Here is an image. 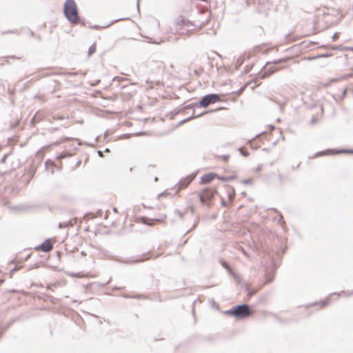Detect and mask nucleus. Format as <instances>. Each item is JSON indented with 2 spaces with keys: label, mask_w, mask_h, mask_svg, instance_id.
Returning <instances> with one entry per match:
<instances>
[{
  "label": "nucleus",
  "mask_w": 353,
  "mask_h": 353,
  "mask_svg": "<svg viewBox=\"0 0 353 353\" xmlns=\"http://www.w3.org/2000/svg\"><path fill=\"white\" fill-rule=\"evenodd\" d=\"M64 16L67 20L73 24H77L80 18L78 8L74 0H66L63 6Z\"/></svg>",
  "instance_id": "1"
},
{
  "label": "nucleus",
  "mask_w": 353,
  "mask_h": 353,
  "mask_svg": "<svg viewBox=\"0 0 353 353\" xmlns=\"http://www.w3.org/2000/svg\"><path fill=\"white\" fill-rule=\"evenodd\" d=\"M221 100V97L219 94L211 93L203 96L199 101V103L195 106L207 108L210 104L218 102Z\"/></svg>",
  "instance_id": "2"
},
{
  "label": "nucleus",
  "mask_w": 353,
  "mask_h": 353,
  "mask_svg": "<svg viewBox=\"0 0 353 353\" xmlns=\"http://www.w3.org/2000/svg\"><path fill=\"white\" fill-rule=\"evenodd\" d=\"M235 318L243 319L252 314V310L249 305L240 304L235 305Z\"/></svg>",
  "instance_id": "3"
},
{
  "label": "nucleus",
  "mask_w": 353,
  "mask_h": 353,
  "mask_svg": "<svg viewBox=\"0 0 353 353\" xmlns=\"http://www.w3.org/2000/svg\"><path fill=\"white\" fill-rule=\"evenodd\" d=\"M216 192L217 190L216 189L205 188L198 194V196L201 203L204 204L207 201L211 200Z\"/></svg>",
  "instance_id": "4"
},
{
  "label": "nucleus",
  "mask_w": 353,
  "mask_h": 353,
  "mask_svg": "<svg viewBox=\"0 0 353 353\" xmlns=\"http://www.w3.org/2000/svg\"><path fill=\"white\" fill-rule=\"evenodd\" d=\"M283 62H285V59H280L276 61H274L272 63H267V65H270V66L267 69H265V70L264 71V72L263 74H261V77L265 78V77L273 74L276 71L279 70L280 68L277 65L279 63H283Z\"/></svg>",
  "instance_id": "5"
},
{
  "label": "nucleus",
  "mask_w": 353,
  "mask_h": 353,
  "mask_svg": "<svg viewBox=\"0 0 353 353\" xmlns=\"http://www.w3.org/2000/svg\"><path fill=\"white\" fill-rule=\"evenodd\" d=\"M53 243L50 239H46L43 243L35 248L36 250H41L44 252H48L52 250Z\"/></svg>",
  "instance_id": "6"
},
{
  "label": "nucleus",
  "mask_w": 353,
  "mask_h": 353,
  "mask_svg": "<svg viewBox=\"0 0 353 353\" xmlns=\"http://www.w3.org/2000/svg\"><path fill=\"white\" fill-rule=\"evenodd\" d=\"M344 152L353 153V150H338L334 151V152H330V150H323V151L316 153L314 157H321L323 155L330 154H341V153H344Z\"/></svg>",
  "instance_id": "7"
},
{
  "label": "nucleus",
  "mask_w": 353,
  "mask_h": 353,
  "mask_svg": "<svg viewBox=\"0 0 353 353\" xmlns=\"http://www.w3.org/2000/svg\"><path fill=\"white\" fill-rule=\"evenodd\" d=\"M217 176V174L214 172H209L203 175L201 178V183L206 184L212 181Z\"/></svg>",
  "instance_id": "8"
},
{
  "label": "nucleus",
  "mask_w": 353,
  "mask_h": 353,
  "mask_svg": "<svg viewBox=\"0 0 353 353\" xmlns=\"http://www.w3.org/2000/svg\"><path fill=\"white\" fill-rule=\"evenodd\" d=\"M195 177V174H192L190 175H188L186 178L182 179L179 181V189L184 188L187 187L190 182L194 179Z\"/></svg>",
  "instance_id": "9"
},
{
  "label": "nucleus",
  "mask_w": 353,
  "mask_h": 353,
  "mask_svg": "<svg viewBox=\"0 0 353 353\" xmlns=\"http://www.w3.org/2000/svg\"><path fill=\"white\" fill-rule=\"evenodd\" d=\"M76 223H77V219H72L69 221L60 222L59 223L58 226L59 228H68V227H72Z\"/></svg>",
  "instance_id": "10"
},
{
  "label": "nucleus",
  "mask_w": 353,
  "mask_h": 353,
  "mask_svg": "<svg viewBox=\"0 0 353 353\" xmlns=\"http://www.w3.org/2000/svg\"><path fill=\"white\" fill-rule=\"evenodd\" d=\"M161 221V219H155V220H153V219H149V218H147V217H143V223L145 225H152V221Z\"/></svg>",
  "instance_id": "11"
},
{
  "label": "nucleus",
  "mask_w": 353,
  "mask_h": 353,
  "mask_svg": "<svg viewBox=\"0 0 353 353\" xmlns=\"http://www.w3.org/2000/svg\"><path fill=\"white\" fill-rule=\"evenodd\" d=\"M205 114V112H202V113L199 114H198V115H196V116H191V117H188V118H187V119H183V121H181V123H186V122H188V121H190V120H191V119H192L200 117H201V116L204 115Z\"/></svg>",
  "instance_id": "12"
},
{
  "label": "nucleus",
  "mask_w": 353,
  "mask_h": 353,
  "mask_svg": "<svg viewBox=\"0 0 353 353\" xmlns=\"http://www.w3.org/2000/svg\"><path fill=\"white\" fill-rule=\"evenodd\" d=\"M234 310H235V306H233L230 310L224 311L223 313L225 314H227V315H229V316H232L235 317V312H234Z\"/></svg>",
  "instance_id": "13"
},
{
  "label": "nucleus",
  "mask_w": 353,
  "mask_h": 353,
  "mask_svg": "<svg viewBox=\"0 0 353 353\" xmlns=\"http://www.w3.org/2000/svg\"><path fill=\"white\" fill-rule=\"evenodd\" d=\"M96 45L95 43H93L88 49V56L90 57L92 54H94L96 51Z\"/></svg>",
  "instance_id": "14"
},
{
  "label": "nucleus",
  "mask_w": 353,
  "mask_h": 353,
  "mask_svg": "<svg viewBox=\"0 0 353 353\" xmlns=\"http://www.w3.org/2000/svg\"><path fill=\"white\" fill-rule=\"evenodd\" d=\"M176 23L178 26H184L185 23V19L183 17L179 16Z\"/></svg>",
  "instance_id": "15"
},
{
  "label": "nucleus",
  "mask_w": 353,
  "mask_h": 353,
  "mask_svg": "<svg viewBox=\"0 0 353 353\" xmlns=\"http://www.w3.org/2000/svg\"><path fill=\"white\" fill-rule=\"evenodd\" d=\"M149 258H150V256L146 257L145 255L144 256H138L137 259L133 261L132 263L142 262V261H144L148 259Z\"/></svg>",
  "instance_id": "16"
},
{
  "label": "nucleus",
  "mask_w": 353,
  "mask_h": 353,
  "mask_svg": "<svg viewBox=\"0 0 353 353\" xmlns=\"http://www.w3.org/2000/svg\"><path fill=\"white\" fill-rule=\"evenodd\" d=\"M330 296L331 295L327 296L324 301H321V304L322 306L325 307L329 303L330 300Z\"/></svg>",
  "instance_id": "17"
},
{
  "label": "nucleus",
  "mask_w": 353,
  "mask_h": 353,
  "mask_svg": "<svg viewBox=\"0 0 353 353\" xmlns=\"http://www.w3.org/2000/svg\"><path fill=\"white\" fill-rule=\"evenodd\" d=\"M174 214L180 217L181 219H183L184 214L180 210H174Z\"/></svg>",
  "instance_id": "18"
},
{
  "label": "nucleus",
  "mask_w": 353,
  "mask_h": 353,
  "mask_svg": "<svg viewBox=\"0 0 353 353\" xmlns=\"http://www.w3.org/2000/svg\"><path fill=\"white\" fill-rule=\"evenodd\" d=\"M239 151L241 152V154L244 156V157H247L248 156L249 153L248 152H243V148H239Z\"/></svg>",
  "instance_id": "19"
},
{
  "label": "nucleus",
  "mask_w": 353,
  "mask_h": 353,
  "mask_svg": "<svg viewBox=\"0 0 353 353\" xmlns=\"http://www.w3.org/2000/svg\"><path fill=\"white\" fill-rule=\"evenodd\" d=\"M234 195H235V191L234 189L232 190V192L228 193V197L230 200H232L234 199Z\"/></svg>",
  "instance_id": "20"
},
{
  "label": "nucleus",
  "mask_w": 353,
  "mask_h": 353,
  "mask_svg": "<svg viewBox=\"0 0 353 353\" xmlns=\"http://www.w3.org/2000/svg\"><path fill=\"white\" fill-rule=\"evenodd\" d=\"M329 56H330V54H327V53L326 54H319L316 55V59H318V58H321V57H327Z\"/></svg>",
  "instance_id": "21"
},
{
  "label": "nucleus",
  "mask_w": 353,
  "mask_h": 353,
  "mask_svg": "<svg viewBox=\"0 0 353 353\" xmlns=\"http://www.w3.org/2000/svg\"><path fill=\"white\" fill-rule=\"evenodd\" d=\"M146 83H147V84L149 85V88H154V81H147Z\"/></svg>",
  "instance_id": "22"
},
{
  "label": "nucleus",
  "mask_w": 353,
  "mask_h": 353,
  "mask_svg": "<svg viewBox=\"0 0 353 353\" xmlns=\"http://www.w3.org/2000/svg\"><path fill=\"white\" fill-rule=\"evenodd\" d=\"M195 105H194V103H190V104L188 105L187 106H185V108H186V109H193L194 107H196ZM192 112H194V110H192Z\"/></svg>",
  "instance_id": "23"
},
{
  "label": "nucleus",
  "mask_w": 353,
  "mask_h": 353,
  "mask_svg": "<svg viewBox=\"0 0 353 353\" xmlns=\"http://www.w3.org/2000/svg\"><path fill=\"white\" fill-rule=\"evenodd\" d=\"M235 179H236L235 175H231V176H226L227 181H230L234 180Z\"/></svg>",
  "instance_id": "24"
},
{
  "label": "nucleus",
  "mask_w": 353,
  "mask_h": 353,
  "mask_svg": "<svg viewBox=\"0 0 353 353\" xmlns=\"http://www.w3.org/2000/svg\"><path fill=\"white\" fill-rule=\"evenodd\" d=\"M216 178H217L219 180L222 181H227L226 176H219L217 174V176Z\"/></svg>",
  "instance_id": "25"
},
{
  "label": "nucleus",
  "mask_w": 353,
  "mask_h": 353,
  "mask_svg": "<svg viewBox=\"0 0 353 353\" xmlns=\"http://www.w3.org/2000/svg\"><path fill=\"white\" fill-rule=\"evenodd\" d=\"M252 182V179H245L243 181V183L244 184H251Z\"/></svg>",
  "instance_id": "26"
},
{
  "label": "nucleus",
  "mask_w": 353,
  "mask_h": 353,
  "mask_svg": "<svg viewBox=\"0 0 353 353\" xmlns=\"http://www.w3.org/2000/svg\"><path fill=\"white\" fill-rule=\"evenodd\" d=\"M184 26H186V27H190V26H192V23L189 20H186L185 19V23Z\"/></svg>",
  "instance_id": "27"
},
{
  "label": "nucleus",
  "mask_w": 353,
  "mask_h": 353,
  "mask_svg": "<svg viewBox=\"0 0 353 353\" xmlns=\"http://www.w3.org/2000/svg\"><path fill=\"white\" fill-rule=\"evenodd\" d=\"M94 216L93 214H87L85 215L84 219H93Z\"/></svg>",
  "instance_id": "28"
},
{
  "label": "nucleus",
  "mask_w": 353,
  "mask_h": 353,
  "mask_svg": "<svg viewBox=\"0 0 353 353\" xmlns=\"http://www.w3.org/2000/svg\"><path fill=\"white\" fill-rule=\"evenodd\" d=\"M221 265H222V266H223V268H225V269H227V270H228V269H229V266H228V265L225 261H221Z\"/></svg>",
  "instance_id": "29"
},
{
  "label": "nucleus",
  "mask_w": 353,
  "mask_h": 353,
  "mask_svg": "<svg viewBox=\"0 0 353 353\" xmlns=\"http://www.w3.org/2000/svg\"><path fill=\"white\" fill-rule=\"evenodd\" d=\"M261 169H262V165H259L256 168H255L254 169V172H258L261 171Z\"/></svg>",
  "instance_id": "30"
},
{
  "label": "nucleus",
  "mask_w": 353,
  "mask_h": 353,
  "mask_svg": "<svg viewBox=\"0 0 353 353\" xmlns=\"http://www.w3.org/2000/svg\"><path fill=\"white\" fill-rule=\"evenodd\" d=\"M229 157H230L229 155H223L222 159L223 160V161L227 162L229 159Z\"/></svg>",
  "instance_id": "31"
},
{
  "label": "nucleus",
  "mask_w": 353,
  "mask_h": 353,
  "mask_svg": "<svg viewBox=\"0 0 353 353\" xmlns=\"http://www.w3.org/2000/svg\"><path fill=\"white\" fill-rule=\"evenodd\" d=\"M339 36H338V33L337 32H335L332 37V41H336L337 39H338Z\"/></svg>",
  "instance_id": "32"
},
{
  "label": "nucleus",
  "mask_w": 353,
  "mask_h": 353,
  "mask_svg": "<svg viewBox=\"0 0 353 353\" xmlns=\"http://www.w3.org/2000/svg\"><path fill=\"white\" fill-rule=\"evenodd\" d=\"M346 92H347V90L344 89L341 93V99L345 97Z\"/></svg>",
  "instance_id": "33"
},
{
  "label": "nucleus",
  "mask_w": 353,
  "mask_h": 353,
  "mask_svg": "<svg viewBox=\"0 0 353 353\" xmlns=\"http://www.w3.org/2000/svg\"><path fill=\"white\" fill-rule=\"evenodd\" d=\"M242 63H243V61L241 60V58L237 59L236 63V65H241L242 64Z\"/></svg>",
  "instance_id": "34"
},
{
  "label": "nucleus",
  "mask_w": 353,
  "mask_h": 353,
  "mask_svg": "<svg viewBox=\"0 0 353 353\" xmlns=\"http://www.w3.org/2000/svg\"><path fill=\"white\" fill-rule=\"evenodd\" d=\"M163 83L161 81H154V85H162Z\"/></svg>",
  "instance_id": "35"
},
{
  "label": "nucleus",
  "mask_w": 353,
  "mask_h": 353,
  "mask_svg": "<svg viewBox=\"0 0 353 353\" xmlns=\"http://www.w3.org/2000/svg\"><path fill=\"white\" fill-rule=\"evenodd\" d=\"M279 222H281V223H284L283 217V216L281 214H280V218L279 219Z\"/></svg>",
  "instance_id": "36"
},
{
  "label": "nucleus",
  "mask_w": 353,
  "mask_h": 353,
  "mask_svg": "<svg viewBox=\"0 0 353 353\" xmlns=\"http://www.w3.org/2000/svg\"><path fill=\"white\" fill-rule=\"evenodd\" d=\"M8 156V154H5L4 157L2 158L1 159V162L2 163H4L5 161H6V159L7 158V157Z\"/></svg>",
  "instance_id": "37"
},
{
  "label": "nucleus",
  "mask_w": 353,
  "mask_h": 353,
  "mask_svg": "<svg viewBox=\"0 0 353 353\" xmlns=\"http://www.w3.org/2000/svg\"><path fill=\"white\" fill-rule=\"evenodd\" d=\"M316 59V56L309 57H308V60H314V59Z\"/></svg>",
  "instance_id": "38"
},
{
  "label": "nucleus",
  "mask_w": 353,
  "mask_h": 353,
  "mask_svg": "<svg viewBox=\"0 0 353 353\" xmlns=\"http://www.w3.org/2000/svg\"><path fill=\"white\" fill-rule=\"evenodd\" d=\"M316 119L313 117L312 119H311V123H314L316 122Z\"/></svg>",
  "instance_id": "39"
},
{
  "label": "nucleus",
  "mask_w": 353,
  "mask_h": 353,
  "mask_svg": "<svg viewBox=\"0 0 353 353\" xmlns=\"http://www.w3.org/2000/svg\"><path fill=\"white\" fill-rule=\"evenodd\" d=\"M137 10H139V0H137Z\"/></svg>",
  "instance_id": "40"
},
{
  "label": "nucleus",
  "mask_w": 353,
  "mask_h": 353,
  "mask_svg": "<svg viewBox=\"0 0 353 353\" xmlns=\"http://www.w3.org/2000/svg\"><path fill=\"white\" fill-rule=\"evenodd\" d=\"M98 154L99 157H103V152L101 151H98Z\"/></svg>",
  "instance_id": "41"
},
{
  "label": "nucleus",
  "mask_w": 353,
  "mask_h": 353,
  "mask_svg": "<svg viewBox=\"0 0 353 353\" xmlns=\"http://www.w3.org/2000/svg\"><path fill=\"white\" fill-rule=\"evenodd\" d=\"M114 23V21H113V22H112L111 23H110V24H108V25L105 26H103V27H101V28H105L109 27V26H110V25H111L112 23Z\"/></svg>",
  "instance_id": "42"
},
{
  "label": "nucleus",
  "mask_w": 353,
  "mask_h": 353,
  "mask_svg": "<svg viewBox=\"0 0 353 353\" xmlns=\"http://www.w3.org/2000/svg\"><path fill=\"white\" fill-rule=\"evenodd\" d=\"M221 204L225 206V205H226V202L225 201L222 200Z\"/></svg>",
  "instance_id": "43"
},
{
  "label": "nucleus",
  "mask_w": 353,
  "mask_h": 353,
  "mask_svg": "<svg viewBox=\"0 0 353 353\" xmlns=\"http://www.w3.org/2000/svg\"><path fill=\"white\" fill-rule=\"evenodd\" d=\"M19 268L15 267L13 270H11V272H14V271H17Z\"/></svg>",
  "instance_id": "44"
},
{
  "label": "nucleus",
  "mask_w": 353,
  "mask_h": 353,
  "mask_svg": "<svg viewBox=\"0 0 353 353\" xmlns=\"http://www.w3.org/2000/svg\"><path fill=\"white\" fill-rule=\"evenodd\" d=\"M113 211L114 212H118V210H117V208H113Z\"/></svg>",
  "instance_id": "45"
},
{
  "label": "nucleus",
  "mask_w": 353,
  "mask_h": 353,
  "mask_svg": "<svg viewBox=\"0 0 353 353\" xmlns=\"http://www.w3.org/2000/svg\"><path fill=\"white\" fill-rule=\"evenodd\" d=\"M241 250H242V252H243V254H245V255L247 254L245 251L244 250V249L243 248H241Z\"/></svg>",
  "instance_id": "46"
},
{
  "label": "nucleus",
  "mask_w": 353,
  "mask_h": 353,
  "mask_svg": "<svg viewBox=\"0 0 353 353\" xmlns=\"http://www.w3.org/2000/svg\"><path fill=\"white\" fill-rule=\"evenodd\" d=\"M108 132H105V134H104V137H105H105H108Z\"/></svg>",
  "instance_id": "47"
},
{
  "label": "nucleus",
  "mask_w": 353,
  "mask_h": 353,
  "mask_svg": "<svg viewBox=\"0 0 353 353\" xmlns=\"http://www.w3.org/2000/svg\"><path fill=\"white\" fill-rule=\"evenodd\" d=\"M105 152H110L109 148H106V149L105 150Z\"/></svg>",
  "instance_id": "48"
},
{
  "label": "nucleus",
  "mask_w": 353,
  "mask_h": 353,
  "mask_svg": "<svg viewBox=\"0 0 353 353\" xmlns=\"http://www.w3.org/2000/svg\"><path fill=\"white\" fill-rule=\"evenodd\" d=\"M279 179L280 181H282V179H281V174H279Z\"/></svg>",
  "instance_id": "49"
},
{
  "label": "nucleus",
  "mask_w": 353,
  "mask_h": 353,
  "mask_svg": "<svg viewBox=\"0 0 353 353\" xmlns=\"http://www.w3.org/2000/svg\"><path fill=\"white\" fill-rule=\"evenodd\" d=\"M99 28V26H94V28H95V29H98Z\"/></svg>",
  "instance_id": "50"
},
{
  "label": "nucleus",
  "mask_w": 353,
  "mask_h": 353,
  "mask_svg": "<svg viewBox=\"0 0 353 353\" xmlns=\"http://www.w3.org/2000/svg\"><path fill=\"white\" fill-rule=\"evenodd\" d=\"M272 278H271V279H268V282H271V281H272Z\"/></svg>",
  "instance_id": "51"
},
{
  "label": "nucleus",
  "mask_w": 353,
  "mask_h": 353,
  "mask_svg": "<svg viewBox=\"0 0 353 353\" xmlns=\"http://www.w3.org/2000/svg\"><path fill=\"white\" fill-rule=\"evenodd\" d=\"M123 19H116L114 21H120V20H122Z\"/></svg>",
  "instance_id": "52"
},
{
  "label": "nucleus",
  "mask_w": 353,
  "mask_h": 353,
  "mask_svg": "<svg viewBox=\"0 0 353 353\" xmlns=\"http://www.w3.org/2000/svg\"><path fill=\"white\" fill-rule=\"evenodd\" d=\"M158 180V178L157 177H155L154 178V181H157Z\"/></svg>",
  "instance_id": "53"
}]
</instances>
